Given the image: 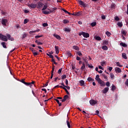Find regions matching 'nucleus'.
<instances>
[{
    "mask_svg": "<svg viewBox=\"0 0 128 128\" xmlns=\"http://www.w3.org/2000/svg\"><path fill=\"white\" fill-rule=\"evenodd\" d=\"M68 98H69V96L68 95L64 96L63 97V100H66Z\"/></svg>",
    "mask_w": 128,
    "mask_h": 128,
    "instance_id": "34",
    "label": "nucleus"
},
{
    "mask_svg": "<svg viewBox=\"0 0 128 128\" xmlns=\"http://www.w3.org/2000/svg\"><path fill=\"white\" fill-rule=\"evenodd\" d=\"M28 6L30 9H32V8H36V4H28Z\"/></svg>",
    "mask_w": 128,
    "mask_h": 128,
    "instance_id": "4",
    "label": "nucleus"
},
{
    "mask_svg": "<svg viewBox=\"0 0 128 128\" xmlns=\"http://www.w3.org/2000/svg\"><path fill=\"white\" fill-rule=\"evenodd\" d=\"M65 88V87H64L63 86H60L59 85H57L56 86H54V88Z\"/></svg>",
    "mask_w": 128,
    "mask_h": 128,
    "instance_id": "33",
    "label": "nucleus"
},
{
    "mask_svg": "<svg viewBox=\"0 0 128 128\" xmlns=\"http://www.w3.org/2000/svg\"><path fill=\"white\" fill-rule=\"evenodd\" d=\"M95 40H102V38L98 36H97L95 37Z\"/></svg>",
    "mask_w": 128,
    "mask_h": 128,
    "instance_id": "30",
    "label": "nucleus"
},
{
    "mask_svg": "<svg viewBox=\"0 0 128 128\" xmlns=\"http://www.w3.org/2000/svg\"><path fill=\"white\" fill-rule=\"evenodd\" d=\"M122 57L123 58H124V60H126L128 58V57L126 56V53L122 54Z\"/></svg>",
    "mask_w": 128,
    "mask_h": 128,
    "instance_id": "18",
    "label": "nucleus"
},
{
    "mask_svg": "<svg viewBox=\"0 0 128 128\" xmlns=\"http://www.w3.org/2000/svg\"><path fill=\"white\" fill-rule=\"evenodd\" d=\"M54 10L56 9L52 8V10H50V11H44L43 14L46 15L50 14H52V12H54Z\"/></svg>",
    "mask_w": 128,
    "mask_h": 128,
    "instance_id": "3",
    "label": "nucleus"
},
{
    "mask_svg": "<svg viewBox=\"0 0 128 128\" xmlns=\"http://www.w3.org/2000/svg\"><path fill=\"white\" fill-rule=\"evenodd\" d=\"M64 32H70V28H65Z\"/></svg>",
    "mask_w": 128,
    "mask_h": 128,
    "instance_id": "38",
    "label": "nucleus"
},
{
    "mask_svg": "<svg viewBox=\"0 0 128 128\" xmlns=\"http://www.w3.org/2000/svg\"><path fill=\"white\" fill-rule=\"evenodd\" d=\"M124 84H126V85L128 86V79L126 80V82H124Z\"/></svg>",
    "mask_w": 128,
    "mask_h": 128,
    "instance_id": "64",
    "label": "nucleus"
},
{
    "mask_svg": "<svg viewBox=\"0 0 128 128\" xmlns=\"http://www.w3.org/2000/svg\"><path fill=\"white\" fill-rule=\"evenodd\" d=\"M88 82H93L94 80L91 77H89L88 78Z\"/></svg>",
    "mask_w": 128,
    "mask_h": 128,
    "instance_id": "28",
    "label": "nucleus"
},
{
    "mask_svg": "<svg viewBox=\"0 0 128 128\" xmlns=\"http://www.w3.org/2000/svg\"><path fill=\"white\" fill-rule=\"evenodd\" d=\"M110 83L109 82H106V86L109 87L110 86Z\"/></svg>",
    "mask_w": 128,
    "mask_h": 128,
    "instance_id": "54",
    "label": "nucleus"
},
{
    "mask_svg": "<svg viewBox=\"0 0 128 128\" xmlns=\"http://www.w3.org/2000/svg\"><path fill=\"white\" fill-rule=\"evenodd\" d=\"M35 42L36 44H37L38 46L42 44V42H40V40H36V41H35Z\"/></svg>",
    "mask_w": 128,
    "mask_h": 128,
    "instance_id": "14",
    "label": "nucleus"
},
{
    "mask_svg": "<svg viewBox=\"0 0 128 128\" xmlns=\"http://www.w3.org/2000/svg\"><path fill=\"white\" fill-rule=\"evenodd\" d=\"M110 78H112V80H114V75L112 73L110 74Z\"/></svg>",
    "mask_w": 128,
    "mask_h": 128,
    "instance_id": "37",
    "label": "nucleus"
},
{
    "mask_svg": "<svg viewBox=\"0 0 128 128\" xmlns=\"http://www.w3.org/2000/svg\"><path fill=\"white\" fill-rule=\"evenodd\" d=\"M24 84H25L26 86H29L31 85V83L30 82H25L24 83Z\"/></svg>",
    "mask_w": 128,
    "mask_h": 128,
    "instance_id": "43",
    "label": "nucleus"
},
{
    "mask_svg": "<svg viewBox=\"0 0 128 128\" xmlns=\"http://www.w3.org/2000/svg\"><path fill=\"white\" fill-rule=\"evenodd\" d=\"M30 50H31V52H36V50H34V48H32V47H30Z\"/></svg>",
    "mask_w": 128,
    "mask_h": 128,
    "instance_id": "57",
    "label": "nucleus"
},
{
    "mask_svg": "<svg viewBox=\"0 0 128 128\" xmlns=\"http://www.w3.org/2000/svg\"><path fill=\"white\" fill-rule=\"evenodd\" d=\"M117 25L120 26V28H122V22H118L117 23Z\"/></svg>",
    "mask_w": 128,
    "mask_h": 128,
    "instance_id": "22",
    "label": "nucleus"
},
{
    "mask_svg": "<svg viewBox=\"0 0 128 128\" xmlns=\"http://www.w3.org/2000/svg\"><path fill=\"white\" fill-rule=\"evenodd\" d=\"M67 56H72V53L68 51V52H67Z\"/></svg>",
    "mask_w": 128,
    "mask_h": 128,
    "instance_id": "39",
    "label": "nucleus"
},
{
    "mask_svg": "<svg viewBox=\"0 0 128 128\" xmlns=\"http://www.w3.org/2000/svg\"><path fill=\"white\" fill-rule=\"evenodd\" d=\"M108 90L109 88H104V90H102V92L104 94H106L108 92Z\"/></svg>",
    "mask_w": 128,
    "mask_h": 128,
    "instance_id": "11",
    "label": "nucleus"
},
{
    "mask_svg": "<svg viewBox=\"0 0 128 128\" xmlns=\"http://www.w3.org/2000/svg\"><path fill=\"white\" fill-rule=\"evenodd\" d=\"M43 6L44 7L42 10V14H44V12H48V10H46L48 8V6L44 5Z\"/></svg>",
    "mask_w": 128,
    "mask_h": 128,
    "instance_id": "12",
    "label": "nucleus"
},
{
    "mask_svg": "<svg viewBox=\"0 0 128 128\" xmlns=\"http://www.w3.org/2000/svg\"><path fill=\"white\" fill-rule=\"evenodd\" d=\"M116 4H112V5H111V8H116Z\"/></svg>",
    "mask_w": 128,
    "mask_h": 128,
    "instance_id": "52",
    "label": "nucleus"
},
{
    "mask_svg": "<svg viewBox=\"0 0 128 128\" xmlns=\"http://www.w3.org/2000/svg\"><path fill=\"white\" fill-rule=\"evenodd\" d=\"M1 44L4 48H6V42H2Z\"/></svg>",
    "mask_w": 128,
    "mask_h": 128,
    "instance_id": "27",
    "label": "nucleus"
},
{
    "mask_svg": "<svg viewBox=\"0 0 128 128\" xmlns=\"http://www.w3.org/2000/svg\"><path fill=\"white\" fill-rule=\"evenodd\" d=\"M54 100H55L56 102H57L59 106H62V103L60 102V100L58 99H54Z\"/></svg>",
    "mask_w": 128,
    "mask_h": 128,
    "instance_id": "19",
    "label": "nucleus"
},
{
    "mask_svg": "<svg viewBox=\"0 0 128 128\" xmlns=\"http://www.w3.org/2000/svg\"><path fill=\"white\" fill-rule=\"evenodd\" d=\"M32 54H33L34 56H38V52H36V51L33 52Z\"/></svg>",
    "mask_w": 128,
    "mask_h": 128,
    "instance_id": "41",
    "label": "nucleus"
},
{
    "mask_svg": "<svg viewBox=\"0 0 128 128\" xmlns=\"http://www.w3.org/2000/svg\"><path fill=\"white\" fill-rule=\"evenodd\" d=\"M54 68H55V66L54 65H53V66H52V70L51 72V74H53L54 72Z\"/></svg>",
    "mask_w": 128,
    "mask_h": 128,
    "instance_id": "44",
    "label": "nucleus"
},
{
    "mask_svg": "<svg viewBox=\"0 0 128 128\" xmlns=\"http://www.w3.org/2000/svg\"><path fill=\"white\" fill-rule=\"evenodd\" d=\"M80 6H82L84 8H86V4L83 2L82 1H80Z\"/></svg>",
    "mask_w": 128,
    "mask_h": 128,
    "instance_id": "23",
    "label": "nucleus"
},
{
    "mask_svg": "<svg viewBox=\"0 0 128 128\" xmlns=\"http://www.w3.org/2000/svg\"><path fill=\"white\" fill-rule=\"evenodd\" d=\"M0 38L2 40H4V42H8V37L2 34H0Z\"/></svg>",
    "mask_w": 128,
    "mask_h": 128,
    "instance_id": "1",
    "label": "nucleus"
},
{
    "mask_svg": "<svg viewBox=\"0 0 128 128\" xmlns=\"http://www.w3.org/2000/svg\"><path fill=\"white\" fill-rule=\"evenodd\" d=\"M62 89H63V90H64V91H66V94H68V95H69V94H70L69 92L67 90V89H66V88H62Z\"/></svg>",
    "mask_w": 128,
    "mask_h": 128,
    "instance_id": "42",
    "label": "nucleus"
},
{
    "mask_svg": "<svg viewBox=\"0 0 128 128\" xmlns=\"http://www.w3.org/2000/svg\"><path fill=\"white\" fill-rule=\"evenodd\" d=\"M64 88H66L68 90H70V87L68 86H64Z\"/></svg>",
    "mask_w": 128,
    "mask_h": 128,
    "instance_id": "59",
    "label": "nucleus"
},
{
    "mask_svg": "<svg viewBox=\"0 0 128 128\" xmlns=\"http://www.w3.org/2000/svg\"><path fill=\"white\" fill-rule=\"evenodd\" d=\"M115 72L116 73H120V72H122V70L120 68H115Z\"/></svg>",
    "mask_w": 128,
    "mask_h": 128,
    "instance_id": "13",
    "label": "nucleus"
},
{
    "mask_svg": "<svg viewBox=\"0 0 128 128\" xmlns=\"http://www.w3.org/2000/svg\"><path fill=\"white\" fill-rule=\"evenodd\" d=\"M106 34L108 36H110L112 35V34L108 31L106 32Z\"/></svg>",
    "mask_w": 128,
    "mask_h": 128,
    "instance_id": "36",
    "label": "nucleus"
},
{
    "mask_svg": "<svg viewBox=\"0 0 128 128\" xmlns=\"http://www.w3.org/2000/svg\"><path fill=\"white\" fill-rule=\"evenodd\" d=\"M26 36H28V34L24 33L22 36V39L24 40V38H26Z\"/></svg>",
    "mask_w": 128,
    "mask_h": 128,
    "instance_id": "21",
    "label": "nucleus"
},
{
    "mask_svg": "<svg viewBox=\"0 0 128 128\" xmlns=\"http://www.w3.org/2000/svg\"><path fill=\"white\" fill-rule=\"evenodd\" d=\"M66 124L68 125V128H70V124L68 120H66Z\"/></svg>",
    "mask_w": 128,
    "mask_h": 128,
    "instance_id": "46",
    "label": "nucleus"
},
{
    "mask_svg": "<svg viewBox=\"0 0 128 128\" xmlns=\"http://www.w3.org/2000/svg\"><path fill=\"white\" fill-rule=\"evenodd\" d=\"M96 80L97 81L102 80H100V78L99 75L97 74L96 76Z\"/></svg>",
    "mask_w": 128,
    "mask_h": 128,
    "instance_id": "26",
    "label": "nucleus"
},
{
    "mask_svg": "<svg viewBox=\"0 0 128 128\" xmlns=\"http://www.w3.org/2000/svg\"><path fill=\"white\" fill-rule=\"evenodd\" d=\"M102 48L104 50H108V46H102Z\"/></svg>",
    "mask_w": 128,
    "mask_h": 128,
    "instance_id": "25",
    "label": "nucleus"
},
{
    "mask_svg": "<svg viewBox=\"0 0 128 128\" xmlns=\"http://www.w3.org/2000/svg\"><path fill=\"white\" fill-rule=\"evenodd\" d=\"M82 113L83 114L86 115V116H89V114H88L87 112H86V111L84 110H82Z\"/></svg>",
    "mask_w": 128,
    "mask_h": 128,
    "instance_id": "31",
    "label": "nucleus"
},
{
    "mask_svg": "<svg viewBox=\"0 0 128 128\" xmlns=\"http://www.w3.org/2000/svg\"><path fill=\"white\" fill-rule=\"evenodd\" d=\"M44 6V4L40 2L38 4V6L40 8H42Z\"/></svg>",
    "mask_w": 128,
    "mask_h": 128,
    "instance_id": "17",
    "label": "nucleus"
},
{
    "mask_svg": "<svg viewBox=\"0 0 128 128\" xmlns=\"http://www.w3.org/2000/svg\"><path fill=\"white\" fill-rule=\"evenodd\" d=\"M114 18L115 20H116V22H118V20H120V18L118 16H116Z\"/></svg>",
    "mask_w": 128,
    "mask_h": 128,
    "instance_id": "51",
    "label": "nucleus"
},
{
    "mask_svg": "<svg viewBox=\"0 0 128 128\" xmlns=\"http://www.w3.org/2000/svg\"><path fill=\"white\" fill-rule=\"evenodd\" d=\"M52 62H54V64H56V60H54V58L52 59Z\"/></svg>",
    "mask_w": 128,
    "mask_h": 128,
    "instance_id": "55",
    "label": "nucleus"
},
{
    "mask_svg": "<svg viewBox=\"0 0 128 128\" xmlns=\"http://www.w3.org/2000/svg\"><path fill=\"white\" fill-rule=\"evenodd\" d=\"M84 84H85V82L84 81V80H80V86H84Z\"/></svg>",
    "mask_w": 128,
    "mask_h": 128,
    "instance_id": "35",
    "label": "nucleus"
},
{
    "mask_svg": "<svg viewBox=\"0 0 128 128\" xmlns=\"http://www.w3.org/2000/svg\"><path fill=\"white\" fill-rule=\"evenodd\" d=\"M86 94L84 95V97H82V98H81V99H82V102H86Z\"/></svg>",
    "mask_w": 128,
    "mask_h": 128,
    "instance_id": "24",
    "label": "nucleus"
},
{
    "mask_svg": "<svg viewBox=\"0 0 128 128\" xmlns=\"http://www.w3.org/2000/svg\"><path fill=\"white\" fill-rule=\"evenodd\" d=\"M63 22L64 24H68V22H70V21H68V20H63Z\"/></svg>",
    "mask_w": 128,
    "mask_h": 128,
    "instance_id": "47",
    "label": "nucleus"
},
{
    "mask_svg": "<svg viewBox=\"0 0 128 128\" xmlns=\"http://www.w3.org/2000/svg\"><path fill=\"white\" fill-rule=\"evenodd\" d=\"M66 76L65 74L62 76V80H64V79H66Z\"/></svg>",
    "mask_w": 128,
    "mask_h": 128,
    "instance_id": "61",
    "label": "nucleus"
},
{
    "mask_svg": "<svg viewBox=\"0 0 128 128\" xmlns=\"http://www.w3.org/2000/svg\"><path fill=\"white\" fill-rule=\"evenodd\" d=\"M81 36H83L84 38H90V34L88 32H81Z\"/></svg>",
    "mask_w": 128,
    "mask_h": 128,
    "instance_id": "2",
    "label": "nucleus"
},
{
    "mask_svg": "<svg viewBox=\"0 0 128 128\" xmlns=\"http://www.w3.org/2000/svg\"><path fill=\"white\" fill-rule=\"evenodd\" d=\"M82 60H84L82 64H88V60L86 58H82Z\"/></svg>",
    "mask_w": 128,
    "mask_h": 128,
    "instance_id": "15",
    "label": "nucleus"
},
{
    "mask_svg": "<svg viewBox=\"0 0 128 128\" xmlns=\"http://www.w3.org/2000/svg\"><path fill=\"white\" fill-rule=\"evenodd\" d=\"M98 82L99 84H100L101 86H105L106 84L104 81H102V80H98Z\"/></svg>",
    "mask_w": 128,
    "mask_h": 128,
    "instance_id": "8",
    "label": "nucleus"
},
{
    "mask_svg": "<svg viewBox=\"0 0 128 128\" xmlns=\"http://www.w3.org/2000/svg\"><path fill=\"white\" fill-rule=\"evenodd\" d=\"M42 38V35H41V36L37 35V36H35V38H36V40H38V38Z\"/></svg>",
    "mask_w": 128,
    "mask_h": 128,
    "instance_id": "49",
    "label": "nucleus"
},
{
    "mask_svg": "<svg viewBox=\"0 0 128 128\" xmlns=\"http://www.w3.org/2000/svg\"><path fill=\"white\" fill-rule=\"evenodd\" d=\"M97 102L96 100H90V104L92 106H94L96 104Z\"/></svg>",
    "mask_w": 128,
    "mask_h": 128,
    "instance_id": "7",
    "label": "nucleus"
},
{
    "mask_svg": "<svg viewBox=\"0 0 128 128\" xmlns=\"http://www.w3.org/2000/svg\"><path fill=\"white\" fill-rule=\"evenodd\" d=\"M42 26H44V27H46V26H48V23H44L43 24H42Z\"/></svg>",
    "mask_w": 128,
    "mask_h": 128,
    "instance_id": "56",
    "label": "nucleus"
},
{
    "mask_svg": "<svg viewBox=\"0 0 128 128\" xmlns=\"http://www.w3.org/2000/svg\"><path fill=\"white\" fill-rule=\"evenodd\" d=\"M30 20L28 18H26V19L24 20V24H28V22Z\"/></svg>",
    "mask_w": 128,
    "mask_h": 128,
    "instance_id": "32",
    "label": "nucleus"
},
{
    "mask_svg": "<svg viewBox=\"0 0 128 128\" xmlns=\"http://www.w3.org/2000/svg\"><path fill=\"white\" fill-rule=\"evenodd\" d=\"M66 84L68 86V80L67 79L66 80Z\"/></svg>",
    "mask_w": 128,
    "mask_h": 128,
    "instance_id": "62",
    "label": "nucleus"
},
{
    "mask_svg": "<svg viewBox=\"0 0 128 128\" xmlns=\"http://www.w3.org/2000/svg\"><path fill=\"white\" fill-rule=\"evenodd\" d=\"M62 68H60L59 69V70L58 71V74H60V73H62Z\"/></svg>",
    "mask_w": 128,
    "mask_h": 128,
    "instance_id": "58",
    "label": "nucleus"
},
{
    "mask_svg": "<svg viewBox=\"0 0 128 128\" xmlns=\"http://www.w3.org/2000/svg\"><path fill=\"white\" fill-rule=\"evenodd\" d=\"M72 16H80V12H73Z\"/></svg>",
    "mask_w": 128,
    "mask_h": 128,
    "instance_id": "10",
    "label": "nucleus"
},
{
    "mask_svg": "<svg viewBox=\"0 0 128 128\" xmlns=\"http://www.w3.org/2000/svg\"><path fill=\"white\" fill-rule=\"evenodd\" d=\"M6 22H8V20L6 19H5V18H2V24L3 25V26H6Z\"/></svg>",
    "mask_w": 128,
    "mask_h": 128,
    "instance_id": "5",
    "label": "nucleus"
},
{
    "mask_svg": "<svg viewBox=\"0 0 128 128\" xmlns=\"http://www.w3.org/2000/svg\"><path fill=\"white\" fill-rule=\"evenodd\" d=\"M53 36H54V38H57V40H60V38H61L60 36L58 34H53Z\"/></svg>",
    "mask_w": 128,
    "mask_h": 128,
    "instance_id": "16",
    "label": "nucleus"
},
{
    "mask_svg": "<svg viewBox=\"0 0 128 128\" xmlns=\"http://www.w3.org/2000/svg\"><path fill=\"white\" fill-rule=\"evenodd\" d=\"M108 44V41L106 40H104L103 42V44Z\"/></svg>",
    "mask_w": 128,
    "mask_h": 128,
    "instance_id": "50",
    "label": "nucleus"
},
{
    "mask_svg": "<svg viewBox=\"0 0 128 128\" xmlns=\"http://www.w3.org/2000/svg\"><path fill=\"white\" fill-rule=\"evenodd\" d=\"M49 82L50 81L48 80V82H46V84H44L43 86H42V88H44V87H46L48 86V84H49Z\"/></svg>",
    "mask_w": 128,
    "mask_h": 128,
    "instance_id": "45",
    "label": "nucleus"
},
{
    "mask_svg": "<svg viewBox=\"0 0 128 128\" xmlns=\"http://www.w3.org/2000/svg\"><path fill=\"white\" fill-rule=\"evenodd\" d=\"M120 46H124V48H126V46H128V45L124 42L120 43Z\"/></svg>",
    "mask_w": 128,
    "mask_h": 128,
    "instance_id": "20",
    "label": "nucleus"
},
{
    "mask_svg": "<svg viewBox=\"0 0 128 128\" xmlns=\"http://www.w3.org/2000/svg\"><path fill=\"white\" fill-rule=\"evenodd\" d=\"M74 50H78L80 48H78V46H73Z\"/></svg>",
    "mask_w": 128,
    "mask_h": 128,
    "instance_id": "48",
    "label": "nucleus"
},
{
    "mask_svg": "<svg viewBox=\"0 0 128 128\" xmlns=\"http://www.w3.org/2000/svg\"><path fill=\"white\" fill-rule=\"evenodd\" d=\"M116 89V86H115L114 85L112 84V89L111 90L112 91H114V90Z\"/></svg>",
    "mask_w": 128,
    "mask_h": 128,
    "instance_id": "29",
    "label": "nucleus"
},
{
    "mask_svg": "<svg viewBox=\"0 0 128 128\" xmlns=\"http://www.w3.org/2000/svg\"><path fill=\"white\" fill-rule=\"evenodd\" d=\"M122 34H124V36H126V31L123 30L122 32Z\"/></svg>",
    "mask_w": 128,
    "mask_h": 128,
    "instance_id": "53",
    "label": "nucleus"
},
{
    "mask_svg": "<svg viewBox=\"0 0 128 128\" xmlns=\"http://www.w3.org/2000/svg\"><path fill=\"white\" fill-rule=\"evenodd\" d=\"M24 80L22 79V80H18L19 82H22V84H24L26 82L24 81Z\"/></svg>",
    "mask_w": 128,
    "mask_h": 128,
    "instance_id": "60",
    "label": "nucleus"
},
{
    "mask_svg": "<svg viewBox=\"0 0 128 128\" xmlns=\"http://www.w3.org/2000/svg\"><path fill=\"white\" fill-rule=\"evenodd\" d=\"M6 36H7V38H8V40H11V42H14V38H12V37L10 36V34H8L6 35Z\"/></svg>",
    "mask_w": 128,
    "mask_h": 128,
    "instance_id": "6",
    "label": "nucleus"
},
{
    "mask_svg": "<svg viewBox=\"0 0 128 128\" xmlns=\"http://www.w3.org/2000/svg\"><path fill=\"white\" fill-rule=\"evenodd\" d=\"M54 48H55L56 54H58L60 53V50H59L58 46H55Z\"/></svg>",
    "mask_w": 128,
    "mask_h": 128,
    "instance_id": "9",
    "label": "nucleus"
},
{
    "mask_svg": "<svg viewBox=\"0 0 128 128\" xmlns=\"http://www.w3.org/2000/svg\"><path fill=\"white\" fill-rule=\"evenodd\" d=\"M102 20H106V16L104 15H102Z\"/></svg>",
    "mask_w": 128,
    "mask_h": 128,
    "instance_id": "63",
    "label": "nucleus"
},
{
    "mask_svg": "<svg viewBox=\"0 0 128 128\" xmlns=\"http://www.w3.org/2000/svg\"><path fill=\"white\" fill-rule=\"evenodd\" d=\"M90 26H92L93 27L96 26V22H93L91 23Z\"/></svg>",
    "mask_w": 128,
    "mask_h": 128,
    "instance_id": "40",
    "label": "nucleus"
}]
</instances>
